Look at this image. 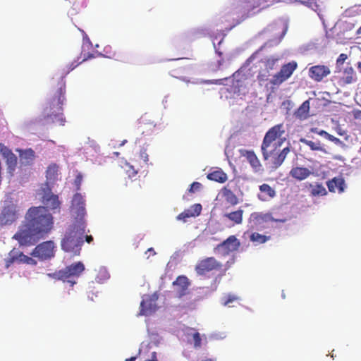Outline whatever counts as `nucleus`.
Segmentation results:
<instances>
[{
    "label": "nucleus",
    "mask_w": 361,
    "mask_h": 361,
    "mask_svg": "<svg viewBox=\"0 0 361 361\" xmlns=\"http://www.w3.org/2000/svg\"><path fill=\"white\" fill-rule=\"evenodd\" d=\"M318 135L324 137L326 139L334 142L336 145H341L343 144V142L338 138L334 137L324 130H319Z\"/></svg>",
    "instance_id": "31"
},
{
    "label": "nucleus",
    "mask_w": 361,
    "mask_h": 361,
    "mask_svg": "<svg viewBox=\"0 0 361 361\" xmlns=\"http://www.w3.org/2000/svg\"><path fill=\"white\" fill-rule=\"evenodd\" d=\"M240 246V240L235 235H230L227 239L219 243L214 248V252L221 256H227L231 252L237 251Z\"/></svg>",
    "instance_id": "8"
},
{
    "label": "nucleus",
    "mask_w": 361,
    "mask_h": 361,
    "mask_svg": "<svg viewBox=\"0 0 361 361\" xmlns=\"http://www.w3.org/2000/svg\"><path fill=\"white\" fill-rule=\"evenodd\" d=\"M267 78V75H265V74H261L259 73L258 75H257V80L259 81V82H263L264 80H266Z\"/></svg>",
    "instance_id": "47"
},
{
    "label": "nucleus",
    "mask_w": 361,
    "mask_h": 361,
    "mask_svg": "<svg viewBox=\"0 0 361 361\" xmlns=\"http://www.w3.org/2000/svg\"><path fill=\"white\" fill-rule=\"evenodd\" d=\"M85 240L87 243H90L91 242L93 241V238L92 235H86Z\"/></svg>",
    "instance_id": "50"
},
{
    "label": "nucleus",
    "mask_w": 361,
    "mask_h": 361,
    "mask_svg": "<svg viewBox=\"0 0 361 361\" xmlns=\"http://www.w3.org/2000/svg\"><path fill=\"white\" fill-rule=\"evenodd\" d=\"M329 192L342 193L346 188L345 182L342 176L334 177L326 182Z\"/></svg>",
    "instance_id": "16"
},
{
    "label": "nucleus",
    "mask_w": 361,
    "mask_h": 361,
    "mask_svg": "<svg viewBox=\"0 0 361 361\" xmlns=\"http://www.w3.org/2000/svg\"><path fill=\"white\" fill-rule=\"evenodd\" d=\"M54 243L51 240L44 241L37 245L31 252V255L42 261L50 259L54 257Z\"/></svg>",
    "instance_id": "7"
},
{
    "label": "nucleus",
    "mask_w": 361,
    "mask_h": 361,
    "mask_svg": "<svg viewBox=\"0 0 361 361\" xmlns=\"http://www.w3.org/2000/svg\"><path fill=\"white\" fill-rule=\"evenodd\" d=\"M6 159V164L8 169L13 171L17 165V157L13 153H10L9 155L5 157Z\"/></svg>",
    "instance_id": "33"
},
{
    "label": "nucleus",
    "mask_w": 361,
    "mask_h": 361,
    "mask_svg": "<svg viewBox=\"0 0 361 361\" xmlns=\"http://www.w3.org/2000/svg\"><path fill=\"white\" fill-rule=\"evenodd\" d=\"M269 239L270 236H267L265 235H262L257 232H253L250 235V241H252V243H255L257 244L264 243Z\"/></svg>",
    "instance_id": "27"
},
{
    "label": "nucleus",
    "mask_w": 361,
    "mask_h": 361,
    "mask_svg": "<svg viewBox=\"0 0 361 361\" xmlns=\"http://www.w3.org/2000/svg\"><path fill=\"white\" fill-rule=\"evenodd\" d=\"M270 221H284L275 219L270 213L253 212L250 214L249 222L252 229H259L264 223Z\"/></svg>",
    "instance_id": "10"
},
{
    "label": "nucleus",
    "mask_w": 361,
    "mask_h": 361,
    "mask_svg": "<svg viewBox=\"0 0 361 361\" xmlns=\"http://www.w3.org/2000/svg\"><path fill=\"white\" fill-rule=\"evenodd\" d=\"M357 68L359 71L360 73H361V61H358L357 63Z\"/></svg>",
    "instance_id": "53"
},
{
    "label": "nucleus",
    "mask_w": 361,
    "mask_h": 361,
    "mask_svg": "<svg viewBox=\"0 0 361 361\" xmlns=\"http://www.w3.org/2000/svg\"><path fill=\"white\" fill-rule=\"evenodd\" d=\"M286 31H287V26L284 25L283 27L282 34H281V37H283L285 35Z\"/></svg>",
    "instance_id": "52"
},
{
    "label": "nucleus",
    "mask_w": 361,
    "mask_h": 361,
    "mask_svg": "<svg viewBox=\"0 0 361 361\" xmlns=\"http://www.w3.org/2000/svg\"><path fill=\"white\" fill-rule=\"evenodd\" d=\"M240 152L243 157L247 159V161L255 171H258L260 169L262 165L254 151L240 149Z\"/></svg>",
    "instance_id": "19"
},
{
    "label": "nucleus",
    "mask_w": 361,
    "mask_h": 361,
    "mask_svg": "<svg viewBox=\"0 0 361 361\" xmlns=\"http://www.w3.org/2000/svg\"><path fill=\"white\" fill-rule=\"evenodd\" d=\"M300 142L308 146L313 151H324L323 147L321 146L320 142H314L305 138L300 139Z\"/></svg>",
    "instance_id": "28"
},
{
    "label": "nucleus",
    "mask_w": 361,
    "mask_h": 361,
    "mask_svg": "<svg viewBox=\"0 0 361 361\" xmlns=\"http://www.w3.org/2000/svg\"><path fill=\"white\" fill-rule=\"evenodd\" d=\"M0 152L4 157H6L10 153H13L11 149L2 144H0Z\"/></svg>",
    "instance_id": "41"
},
{
    "label": "nucleus",
    "mask_w": 361,
    "mask_h": 361,
    "mask_svg": "<svg viewBox=\"0 0 361 361\" xmlns=\"http://www.w3.org/2000/svg\"><path fill=\"white\" fill-rule=\"evenodd\" d=\"M147 252H152V254H153V255H155V254H156V252H154V249H153V248H149V249L147 250Z\"/></svg>",
    "instance_id": "56"
},
{
    "label": "nucleus",
    "mask_w": 361,
    "mask_h": 361,
    "mask_svg": "<svg viewBox=\"0 0 361 361\" xmlns=\"http://www.w3.org/2000/svg\"><path fill=\"white\" fill-rule=\"evenodd\" d=\"M352 113H353V118L355 119L361 121V110L355 109L353 111Z\"/></svg>",
    "instance_id": "44"
},
{
    "label": "nucleus",
    "mask_w": 361,
    "mask_h": 361,
    "mask_svg": "<svg viewBox=\"0 0 361 361\" xmlns=\"http://www.w3.org/2000/svg\"><path fill=\"white\" fill-rule=\"evenodd\" d=\"M310 188H311L310 195L313 197L324 196L327 194L326 188L322 183L310 184Z\"/></svg>",
    "instance_id": "25"
},
{
    "label": "nucleus",
    "mask_w": 361,
    "mask_h": 361,
    "mask_svg": "<svg viewBox=\"0 0 361 361\" xmlns=\"http://www.w3.org/2000/svg\"><path fill=\"white\" fill-rule=\"evenodd\" d=\"M357 35H361V26L359 27V29L356 32Z\"/></svg>",
    "instance_id": "58"
},
{
    "label": "nucleus",
    "mask_w": 361,
    "mask_h": 361,
    "mask_svg": "<svg viewBox=\"0 0 361 361\" xmlns=\"http://www.w3.org/2000/svg\"><path fill=\"white\" fill-rule=\"evenodd\" d=\"M80 180H81V177L78 176L77 178H76V182H78V183L80 184Z\"/></svg>",
    "instance_id": "57"
},
{
    "label": "nucleus",
    "mask_w": 361,
    "mask_h": 361,
    "mask_svg": "<svg viewBox=\"0 0 361 361\" xmlns=\"http://www.w3.org/2000/svg\"><path fill=\"white\" fill-rule=\"evenodd\" d=\"M66 83L63 78L58 82L57 87L51 90V95L44 109L43 119L47 123H57L63 126L66 119L63 114V105L66 100Z\"/></svg>",
    "instance_id": "3"
},
{
    "label": "nucleus",
    "mask_w": 361,
    "mask_h": 361,
    "mask_svg": "<svg viewBox=\"0 0 361 361\" xmlns=\"http://www.w3.org/2000/svg\"><path fill=\"white\" fill-rule=\"evenodd\" d=\"M18 261L20 262L27 264H31V265L37 264V261L35 259L24 255L22 252H18Z\"/></svg>",
    "instance_id": "32"
},
{
    "label": "nucleus",
    "mask_w": 361,
    "mask_h": 361,
    "mask_svg": "<svg viewBox=\"0 0 361 361\" xmlns=\"http://www.w3.org/2000/svg\"><path fill=\"white\" fill-rule=\"evenodd\" d=\"M129 168H130L132 169L131 171H128L129 176H135L138 173V171H139L138 168L137 169H135L134 166H129Z\"/></svg>",
    "instance_id": "46"
},
{
    "label": "nucleus",
    "mask_w": 361,
    "mask_h": 361,
    "mask_svg": "<svg viewBox=\"0 0 361 361\" xmlns=\"http://www.w3.org/2000/svg\"><path fill=\"white\" fill-rule=\"evenodd\" d=\"M222 193L223 196L225 197L226 201L231 205L235 206L238 204V199L237 196L230 189L224 188L222 190Z\"/></svg>",
    "instance_id": "26"
},
{
    "label": "nucleus",
    "mask_w": 361,
    "mask_h": 361,
    "mask_svg": "<svg viewBox=\"0 0 361 361\" xmlns=\"http://www.w3.org/2000/svg\"><path fill=\"white\" fill-rule=\"evenodd\" d=\"M311 173L312 172L310 169L302 166L293 167L290 171V176L298 180L306 179Z\"/></svg>",
    "instance_id": "21"
},
{
    "label": "nucleus",
    "mask_w": 361,
    "mask_h": 361,
    "mask_svg": "<svg viewBox=\"0 0 361 361\" xmlns=\"http://www.w3.org/2000/svg\"><path fill=\"white\" fill-rule=\"evenodd\" d=\"M311 131L314 133L318 134V132L319 131V130H318V128H313L311 129Z\"/></svg>",
    "instance_id": "54"
},
{
    "label": "nucleus",
    "mask_w": 361,
    "mask_h": 361,
    "mask_svg": "<svg viewBox=\"0 0 361 361\" xmlns=\"http://www.w3.org/2000/svg\"><path fill=\"white\" fill-rule=\"evenodd\" d=\"M140 159L142 160L143 165L140 164V167H147L148 166V161H149V156L146 152L145 149L140 150V154H139Z\"/></svg>",
    "instance_id": "35"
},
{
    "label": "nucleus",
    "mask_w": 361,
    "mask_h": 361,
    "mask_svg": "<svg viewBox=\"0 0 361 361\" xmlns=\"http://www.w3.org/2000/svg\"><path fill=\"white\" fill-rule=\"evenodd\" d=\"M348 59V56L347 54H341L337 60H336V65L338 66H341V65H343V63L345 62V61Z\"/></svg>",
    "instance_id": "42"
},
{
    "label": "nucleus",
    "mask_w": 361,
    "mask_h": 361,
    "mask_svg": "<svg viewBox=\"0 0 361 361\" xmlns=\"http://www.w3.org/2000/svg\"><path fill=\"white\" fill-rule=\"evenodd\" d=\"M190 210H191L193 217L199 216L202 211V205L200 204H195L191 207Z\"/></svg>",
    "instance_id": "38"
},
{
    "label": "nucleus",
    "mask_w": 361,
    "mask_h": 361,
    "mask_svg": "<svg viewBox=\"0 0 361 361\" xmlns=\"http://www.w3.org/2000/svg\"><path fill=\"white\" fill-rule=\"evenodd\" d=\"M284 133L285 129L283 123L275 125L266 133L261 145L264 160L267 161L271 159V164L275 169L281 166L290 152V145L289 144L279 153L276 152V149L281 146V142H275V141Z\"/></svg>",
    "instance_id": "2"
},
{
    "label": "nucleus",
    "mask_w": 361,
    "mask_h": 361,
    "mask_svg": "<svg viewBox=\"0 0 361 361\" xmlns=\"http://www.w3.org/2000/svg\"><path fill=\"white\" fill-rule=\"evenodd\" d=\"M230 267L231 264L229 262H227L225 265H223L214 257H209L199 261L195 266V271L198 275L203 276L212 271L224 270L226 271Z\"/></svg>",
    "instance_id": "6"
},
{
    "label": "nucleus",
    "mask_w": 361,
    "mask_h": 361,
    "mask_svg": "<svg viewBox=\"0 0 361 361\" xmlns=\"http://www.w3.org/2000/svg\"><path fill=\"white\" fill-rule=\"evenodd\" d=\"M357 80V75L353 68L352 66H347L342 71L340 83L342 85H346L355 82Z\"/></svg>",
    "instance_id": "18"
},
{
    "label": "nucleus",
    "mask_w": 361,
    "mask_h": 361,
    "mask_svg": "<svg viewBox=\"0 0 361 361\" xmlns=\"http://www.w3.org/2000/svg\"><path fill=\"white\" fill-rule=\"evenodd\" d=\"M126 140L123 141V142L121 144V145H124V143H126Z\"/></svg>",
    "instance_id": "59"
},
{
    "label": "nucleus",
    "mask_w": 361,
    "mask_h": 361,
    "mask_svg": "<svg viewBox=\"0 0 361 361\" xmlns=\"http://www.w3.org/2000/svg\"><path fill=\"white\" fill-rule=\"evenodd\" d=\"M190 286V280L184 275L178 276L173 282L174 291L178 298H182L188 293V288Z\"/></svg>",
    "instance_id": "13"
},
{
    "label": "nucleus",
    "mask_w": 361,
    "mask_h": 361,
    "mask_svg": "<svg viewBox=\"0 0 361 361\" xmlns=\"http://www.w3.org/2000/svg\"><path fill=\"white\" fill-rule=\"evenodd\" d=\"M207 178L210 180L216 181L220 183H225L228 179L227 174L224 173L221 169L215 170L209 173L207 176Z\"/></svg>",
    "instance_id": "23"
},
{
    "label": "nucleus",
    "mask_w": 361,
    "mask_h": 361,
    "mask_svg": "<svg viewBox=\"0 0 361 361\" xmlns=\"http://www.w3.org/2000/svg\"><path fill=\"white\" fill-rule=\"evenodd\" d=\"M136 357H131L130 358L126 359L125 361H135Z\"/></svg>",
    "instance_id": "55"
},
{
    "label": "nucleus",
    "mask_w": 361,
    "mask_h": 361,
    "mask_svg": "<svg viewBox=\"0 0 361 361\" xmlns=\"http://www.w3.org/2000/svg\"><path fill=\"white\" fill-rule=\"evenodd\" d=\"M85 227V221H75L70 225L61 241V249L73 255H79L84 243Z\"/></svg>",
    "instance_id": "4"
},
{
    "label": "nucleus",
    "mask_w": 361,
    "mask_h": 361,
    "mask_svg": "<svg viewBox=\"0 0 361 361\" xmlns=\"http://www.w3.org/2000/svg\"><path fill=\"white\" fill-rule=\"evenodd\" d=\"M21 160H25L27 163L32 161L35 158V152L32 149H27L21 151L20 154Z\"/></svg>",
    "instance_id": "29"
},
{
    "label": "nucleus",
    "mask_w": 361,
    "mask_h": 361,
    "mask_svg": "<svg viewBox=\"0 0 361 361\" xmlns=\"http://www.w3.org/2000/svg\"><path fill=\"white\" fill-rule=\"evenodd\" d=\"M41 202L44 206H32L25 214V219L13 235L20 245L30 246L45 238L54 228V219L49 209H60L61 202L57 195L51 192L48 184L42 188Z\"/></svg>",
    "instance_id": "1"
},
{
    "label": "nucleus",
    "mask_w": 361,
    "mask_h": 361,
    "mask_svg": "<svg viewBox=\"0 0 361 361\" xmlns=\"http://www.w3.org/2000/svg\"><path fill=\"white\" fill-rule=\"evenodd\" d=\"M202 187V184L199 182H193L191 185L190 188L188 189V192L193 193L197 190H200Z\"/></svg>",
    "instance_id": "39"
},
{
    "label": "nucleus",
    "mask_w": 361,
    "mask_h": 361,
    "mask_svg": "<svg viewBox=\"0 0 361 361\" xmlns=\"http://www.w3.org/2000/svg\"><path fill=\"white\" fill-rule=\"evenodd\" d=\"M16 260L18 261V252L13 249L8 253V257L5 259L6 267L8 268Z\"/></svg>",
    "instance_id": "30"
},
{
    "label": "nucleus",
    "mask_w": 361,
    "mask_h": 361,
    "mask_svg": "<svg viewBox=\"0 0 361 361\" xmlns=\"http://www.w3.org/2000/svg\"><path fill=\"white\" fill-rule=\"evenodd\" d=\"M331 73L329 66L324 65H316L310 67L308 70L309 77L316 82H321Z\"/></svg>",
    "instance_id": "14"
},
{
    "label": "nucleus",
    "mask_w": 361,
    "mask_h": 361,
    "mask_svg": "<svg viewBox=\"0 0 361 361\" xmlns=\"http://www.w3.org/2000/svg\"><path fill=\"white\" fill-rule=\"evenodd\" d=\"M259 189L258 198L263 202L273 199L276 195L275 190L267 183L261 185Z\"/></svg>",
    "instance_id": "20"
},
{
    "label": "nucleus",
    "mask_w": 361,
    "mask_h": 361,
    "mask_svg": "<svg viewBox=\"0 0 361 361\" xmlns=\"http://www.w3.org/2000/svg\"><path fill=\"white\" fill-rule=\"evenodd\" d=\"M261 5L260 0H236L235 1V8L243 11L247 14Z\"/></svg>",
    "instance_id": "17"
},
{
    "label": "nucleus",
    "mask_w": 361,
    "mask_h": 361,
    "mask_svg": "<svg viewBox=\"0 0 361 361\" xmlns=\"http://www.w3.org/2000/svg\"><path fill=\"white\" fill-rule=\"evenodd\" d=\"M193 341H194V345L195 348H200L201 346V336L200 334L198 332H196L193 334Z\"/></svg>",
    "instance_id": "40"
},
{
    "label": "nucleus",
    "mask_w": 361,
    "mask_h": 361,
    "mask_svg": "<svg viewBox=\"0 0 361 361\" xmlns=\"http://www.w3.org/2000/svg\"><path fill=\"white\" fill-rule=\"evenodd\" d=\"M157 297L155 295L147 296L144 298L140 302L139 315L147 316L154 313L157 309Z\"/></svg>",
    "instance_id": "15"
},
{
    "label": "nucleus",
    "mask_w": 361,
    "mask_h": 361,
    "mask_svg": "<svg viewBox=\"0 0 361 361\" xmlns=\"http://www.w3.org/2000/svg\"><path fill=\"white\" fill-rule=\"evenodd\" d=\"M138 124H139V126H137V130L141 131L142 134H144L145 131L141 129L142 128V125L144 123L140 121Z\"/></svg>",
    "instance_id": "49"
},
{
    "label": "nucleus",
    "mask_w": 361,
    "mask_h": 361,
    "mask_svg": "<svg viewBox=\"0 0 361 361\" xmlns=\"http://www.w3.org/2000/svg\"><path fill=\"white\" fill-rule=\"evenodd\" d=\"M297 68V63L294 61L283 65L280 71L276 73L270 80V84L274 87H278L288 79Z\"/></svg>",
    "instance_id": "9"
},
{
    "label": "nucleus",
    "mask_w": 361,
    "mask_h": 361,
    "mask_svg": "<svg viewBox=\"0 0 361 361\" xmlns=\"http://www.w3.org/2000/svg\"><path fill=\"white\" fill-rule=\"evenodd\" d=\"M56 168V165H54V166H50L48 169H47V173H49L51 172V170H53L54 171H55V169Z\"/></svg>",
    "instance_id": "51"
},
{
    "label": "nucleus",
    "mask_w": 361,
    "mask_h": 361,
    "mask_svg": "<svg viewBox=\"0 0 361 361\" xmlns=\"http://www.w3.org/2000/svg\"><path fill=\"white\" fill-rule=\"evenodd\" d=\"M278 59L273 57L267 59L264 61V66L267 72L275 68Z\"/></svg>",
    "instance_id": "34"
},
{
    "label": "nucleus",
    "mask_w": 361,
    "mask_h": 361,
    "mask_svg": "<svg viewBox=\"0 0 361 361\" xmlns=\"http://www.w3.org/2000/svg\"><path fill=\"white\" fill-rule=\"evenodd\" d=\"M244 211L242 209L226 213L224 217L228 219L233 222V226L239 225L243 223Z\"/></svg>",
    "instance_id": "22"
},
{
    "label": "nucleus",
    "mask_w": 361,
    "mask_h": 361,
    "mask_svg": "<svg viewBox=\"0 0 361 361\" xmlns=\"http://www.w3.org/2000/svg\"><path fill=\"white\" fill-rule=\"evenodd\" d=\"M238 300V297L235 296L233 294H228L223 299V305H228L230 303Z\"/></svg>",
    "instance_id": "37"
},
{
    "label": "nucleus",
    "mask_w": 361,
    "mask_h": 361,
    "mask_svg": "<svg viewBox=\"0 0 361 361\" xmlns=\"http://www.w3.org/2000/svg\"><path fill=\"white\" fill-rule=\"evenodd\" d=\"M310 111V102L308 100L305 101L297 109L295 115L300 119H305L308 117V113Z\"/></svg>",
    "instance_id": "24"
},
{
    "label": "nucleus",
    "mask_w": 361,
    "mask_h": 361,
    "mask_svg": "<svg viewBox=\"0 0 361 361\" xmlns=\"http://www.w3.org/2000/svg\"><path fill=\"white\" fill-rule=\"evenodd\" d=\"M85 206V200L81 194H75L71 205L72 211L75 214V221H84V216L86 214Z\"/></svg>",
    "instance_id": "12"
},
{
    "label": "nucleus",
    "mask_w": 361,
    "mask_h": 361,
    "mask_svg": "<svg viewBox=\"0 0 361 361\" xmlns=\"http://www.w3.org/2000/svg\"><path fill=\"white\" fill-rule=\"evenodd\" d=\"M18 218L17 206L13 203L4 206L0 213V223L1 224H11L16 221Z\"/></svg>",
    "instance_id": "11"
},
{
    "label": "nucleus",
    "mask_w": 361,
    "mask_h": 361,
    "mask_svg": "<svg viewBox=\"0 0 361 361\" xmlns=\"http://www.w3.org/2000/svg\"><path fill=\"white\" fill-rule=\"evenodd\" d=\"M85 271V265L82 262L73 263L64 269L48 274V276L56 280H60L63 282L70 283L73 287L76 283L77 279Z\"/></svg>",
    "instance_id": "5"
},
{
    "label": "nucleus",
    "mask_w": 361,
    "mask_h": 361,
    "mask_svg": "<svg viewBox=\"0 0 361 361\" xmlns=\"http://www.w3.org/2000/svg\"><path fill=\"white\" fill-rule=\"evenodd\" d=\"M93 57V55L92 54H90L88 57H84L81 61L80 62H76V61H74L71 64V66H70V69L71 70H73L75 68H76L81 62L82 61H86L87 59L89 58H92Z\"/></svg>",
    "instance_id": "43"
},
{
    "label": "nucleus",
    "mask_w": 361,
    "mask_h": 361,
    "mask_svg": "<svg viewBox=\"0 0 361 361\" xmlns=\"http://www.w3.org/2000/svg\"><path fill=\"white\" fill-rule=\"evenodd\" d=\"M146 361H158L157 357V353L153 352L151 355V359L147 360Z\"/></svg>",
    "instance_id": "48"
},
{
    "label": "nucleus",
    "mask_w": 361,
    "mask_h": 361,
    "mask_svg": "<svg viewBox=\"0 0 361 361\" xmlns=\"http://www.w3.org/2000/svg\"><path fill=\"white\" fill-rule=\"evenodd\" d=\"M85 35H86V34L84 32V30H80Z\"/></svg>",
    "instance_id": "60"
},
{
    "label": "nucleus",
    "mask_w": 361,
    "mask_h": 361,
    "mask_svg": "<svg viewBox=\"0 0 361 361\" xmlns=\"http://www.w3.org/2000/svg\"><path fill=\"white\" fill-rule=\"evenodd\" d=\"M193 217L191 213V210L187 209L179 214L177 216L178 220H182L184 222L187 221L188 218Z\"/></svg>",
    "instance_id": "36"
},
{
    "label": "nucleus",
    "mask_w": 361,
    "mask_h": 361,
    "mask_svg": "<svg viewBox=\"0 0 361 361\" xmlns=\"http://www.w3.org/2000/svg\"><path fill=\"white\" fill-rule=\"evenodd\" d=\"M335 130L336 133L340 136H343L346 135V131L343 129L340 126L336 127Z\"/></svg>",
    "instance_id": "45"
}]
</instances>
